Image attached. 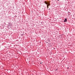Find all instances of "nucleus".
I'll return each instance as SVG.
<instances>
[{
  "label": "nucleus",
  "instance_id": "1",
  "mask_svg": "<svg viewBox=\"0 0 75 75\" xmlns=\"http://www.w3.org/2000/svg\"><path fill=\"white\" fill-rule=\"evenodd\" d=\"M44 3H45V4H47V5L48 4V2H47V1H45L44 2Z\"/></svg>",
  "mask_w": 75,
  "mask_h": 75
},
{
  "label": "nucleus",
  "instance_id": "2",
  "mask_svg": "<svg viewBox=\"0 0 75 75\" xmlns=\"http://www.w3.org/2000/svg\"><path fill=\"white\" fill-rule=\"evenodd\" d=\"M67 19L65 18L64 22H67Z\"/></svg>",
  "mask_w": 75,
  "mask_h": 75
},
{
  "label": "nucleus",
  "instance_id": "3",
  "mask_svg": "<svg viewBox=\"0 0 75 75\" xmlns=\"http://www.w3.org/2000/svg\"><path fill=\"white\" fill-rule=\"evenodd\" d=\"M47 5H49V6H50V4L47 3Z\"/></svg>",
  "mask_w": 75,
  "mask_h": 75
},
{
  "label": "nucleus",
  "instance_id": "4",
  "mask_svg": "<svg viewBox=\"0 0 75 75\" xmlns=\"http://www.w3.org/2000/svg\"><path fill=\"white\" fill-rule=\"evenodd\" d=\"M48 6H49V5H47V8H48Z\"/></svg>",
  "mask_w": 75,
  "mask_h": 75
},
{
  "label": "nucleus",
  "instance_id": "5",
  "mask_svg": "<svg viewBox=\"0 0 75 75\" xmlns=\"http://www.w3.org/2000/svg\"><path fill=\"white\" fill-rule=\"evenodd\" d=\"M40 64H42V62H41V63H40Z\"/></svg>",
  "mask_w": 75,
  "mask_h": 75
},
{
  "label": "nucleus",
  "instance_id": "6",
  "mask_svg": "<svg viewBox=\"0 0 75 75\" xmlns=\"http://www.w3.org/2000/svg\"><path fill=\"white\" fill-rule=\"evenodd\" d=\"M58 0V1H59V0Z\"/></svg>",
  "mask_w": 75,
  "mask_h": 75
}]
</instances>
